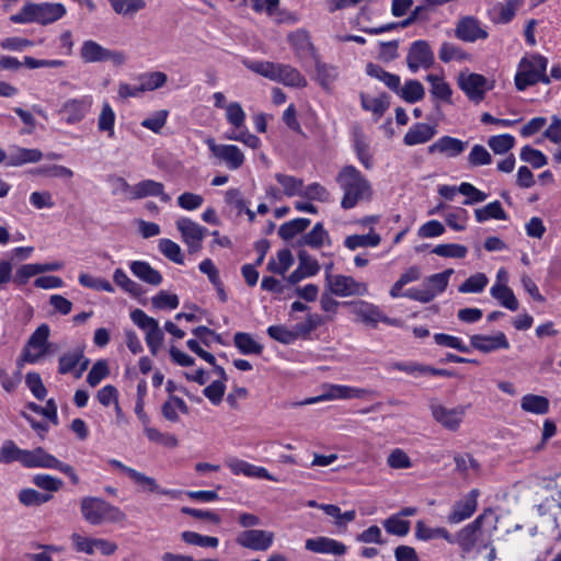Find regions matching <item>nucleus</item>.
<instances>
[{
	"mask_svg": "<svg viewBox=\"0 0 561 561\" xmlns=\"http://www.w3.org/2000/svg\"><path fill=\"white\" fill-rule=\"evenodd\" d=\"M336 182L343 191L341 206L351 209L359 201L369 198L371 185L368 180L353 165H345L336 175Z\"/></svg>",
	"mask_w": 561,
	"mask_h": 561,
	"instance_id": "f257e3e1",
	"label": "nucleus"
},
{
	"mask_svg": "<svg viewBox=\"0 0 561 561\" xmlns=\"http://www.w3.org/2000/svg\"><path fill=\"white\" fill-rule=\"evenodd\" d=\"M80 510L83 518L94 526L103 523H122L125 513L101 497L87 496L81 500Z\"/></svg>",
	"mask_w": 561,
	"mask_h": 561,
	"instance_id": "f03ea898",
	"label": "nucleus"
},
{
	"mask_svg": "<svg viewBox=\"0 0 561 561\" xmlns=\"http://www.w3.org/2000/svg\"><path fill=\"white\" fill-rule=\"evenodd\" d=\"M2 461H19L26 468L53 469L55 463H57V458L48 454L43 447L26 450L19 448L13 442L8 440L2 446Z\"/></svg>",
	"mask_w": 561,
	"mask_h": 561,
	"instance_id": "7ed1b4c3",
	"label": "nucleus"
},
{
	"mask_svg": "<svg viewBox=\"0 0 561 561\" xmlns=\"http://www.w3.org/2000/svg\"><path fill=\"white\" fill-rule=\"evenodd\" d=\"M66 13L61 3H32L27 2L20 12L10 16L13 23L48 24L59 20Z\"/></svg>",
	"mask_w": 561,
	"mask_h": 561,
	"instance_id": "20e7f679",
	"label": "nucleus"
},
{
	"mask_svg": "<svg viewBox=\"0 0 561 561\" xmlns=\"http://www.w3.org/2000/svg\"><path fill=\"white\" fill-rule=\"evenodd\" d=\"M548 60L541 55H533L530 59L523 58L519 70L515 76V85L518 91H524L538 82L548 84L550 78L546 75Z\"/></svg>",
	"mask_w": 561,
	"mask_h": 561,
	"instance_id": "39448f33",
	"label": "nucleus"
},
{
	"mask_svg": "<svg viewBox=\"0 0 561 561\" xmlns=\"http://www.w3.org/2000/svg\"><path fill=\"white\" fill-rule=\"evenodd\" d=\"M457 83L467 98L476 104L482 102L485 92L493 89V82H489L484 76L468 71H461L458 75Z\"/></svg>",
	"mask_w": 561,
	"mask_h": 561,
	"instance_id": "423d86ee",
	"label": "nucleus"
},
{
	"mask_svg": "<svg viewBox=\"0 0 561 561\" xmlns=\"http://www.w3.org/2000/svg\"><path fill=\"white\" fill-rule=\"evenodd\" d=\"M80 57L87 64L111 61L114 66H122L126 60L123 51L107 49L92 39L83 42Z\"/></svg>",
	"mask_w": 561,
	"mask_h": 561,
	"instance_id": "0eeeda50",
	"label": "nucleus"
},
{
	"mask_svg": "<svg viewBox=\"0 0 561 561\" xmlns=\"http://www.w3.org/2000/svg\"><path fill=\"white\" fill-rule=\"evenodd\" d=\"M488 518H493L494 522L496 520L495 513L492 508L484 510L472 523L463 527L457 536L454 537V542H457L463 552H470L476 546L481 533L482 523Z\"/></svg>",
	"mask_w": 561,
	"mask_h": 561,
	"instance_id": "6e6552de",
	"label": "nucleus"
},
{
	"mask_svg": "<svg viewBox=\"0 0 561 561\" xmlns=\"http://www.w3.org/2000/svg\"><path fill=\"white\" fill-rule=\"evenodd\" d=\"M430 410L433 419L444 428L451 432H455L459 428L466 414V407L463 405L448 409L436 401H432L430 403Z\"/></svg>",
	"mask_w": 561,
	"mask_h": 561,
	"instance_id": "1a4fd4ad",
	"label": "nucleus"
},
{
	"mask_svg": "<svg viewBox=\"0 0 561 561\" xmlns=\"http://www.w3.org/2000/svg\"><path fill=\"white\" fill-rule=\"evenodd\" d=\"M273 541L274 534L263 529L243 530L236 538L239 546L254 551H266Z\"/></svg>",
	"mask_w": 561,
	"mask_h": 561,
	"instance_id": "9d476101",
	"label": "nucleus"
},
{
	"mask_svg": "<svg viewBox=\"0 0 561 561\" xmlns=\"http://www.w3.org/2000/svg\"><path fill=\"white\" fill-rule=\"evenodd\" d=\"M206 144L211 153L224 161L230 170H238L244 163V156L237 146L217 145L214 138H207Z\"/></svg>",
	"mask_w": 561,
	"mask_h": 561,
	"instance_id": "9b49d317",
	"label": "nucleus"
},
{
	"mask_svg": "<svg viewBox=\"0 0 561 561\" xmlns=\"http://www.w3.org/2000/svg\"><path fill=\"white\" fill-rule=\"evenodd\" d=\"M407 64L412 72H416L420 67L430 68L434 64V54L426 41L414 42L409 50Z\"/></svg>",
	"mask_w": 561,
	"mask_h": 561,
	"instance_id": "f8f14e48",
	"label": "nucleus"
},
{
	"mask_svg": "<svg viewBox=\"0 0 561 561\" xmlns=\"http://www.w3.org/2000/svg\"><path fill=\"white\" fill-rule=\"evenodd\" d=\"M332 295L340 297L364 296L367 293V285L359 283L351 276L334 275L329 284Z\"/></svg>",
	"mask_w": 561,
	"mask_h": 561,
	"instance_id": "ddd939ff",
	"label": "nucleus"
},
{
	"mask_svg": "<svg viewBox=\"0 0 561 561\" xmlns=\"http://www.w3.org/2000/svg\"><path fill=\"white\" fill-rule=\"evenodd\" d=\"M92 106V98L84 95L80 99H70L64 102L59 113L66 114V122L68 124H77L81 122L89 113Z\"/></svg>",
	"mask_w": 561,
	"mask_h": 561,
	"instance_id": "4468645a",
	"label": "nucleus"
},
{
	"mask_svg": "<svg viewBox=\"0 0 561 561\" xmlns=\"http://www.w3.org/2000/svg\"><path fill=\"white\" fill-rule=\"evenodd\" d=\"M455 36L460 41L472 43L477 39H485L488 32L480 26L476 18L468 15L458 21L455 28Z\"/></svg>",
	"mask_w": 561,
	"mask_h": 561,
	"instance_id": "2eb2a0df",
	"label": "nucleus"
},
{
	"mask_svg": "<svg viewBox=\"0 0 561 561\" xmlns=\"http://www.w3.org/2000/svg\"><path fill=\"white\" fill-rule=\"evenodd\" d=\"M478 496L479 491L472 489L463 499L457 501L447 517L448 523L458 524L469 518L477 510Z\"/></svg>",
	"mask_w": 561,
	"mask_h": 561,
	"instance_id": "dca6fc26",
	"label": "nucleus"
},
{
	"mask_svg": "<svg viewBox=\"0 0 561 561\" xmlns=\"http://www.w3.org/2000/svg\"><path fill=\"white\" fill-rule=\"evenodd\" d=\"M471 347L482 353H491L501 348H510V343L503 332H497L494 335L473 334L470 336Z\"/></svg>",
	"mask_w": 561,
	"mask_h": 561,
	"instance_id": "f3484780",
	"label": "nucleus"
},
{
	"mask_svg": "<svg viewBox=\"0 0 561 561\" xmlns=\"http://www.w3.org/2000/svg\"><path fill=\"white\" fill-rule=\"evenodd\" d=\"M305 548L308 551L322 554L343 556L346 553V546L335 539L329 537L309 538L305 542Z\"/></svg>",
	"mask_w": 561,
	"mask_h": 561,
	"instance_id": "a211bd4d",
	"label": "nucleus"
},
{
	"mask_svg": "<svg viewBox=\"0 0 561 561\" xmlns=\"http://www.w3.org/2000/svg\"><path fill=\"white\" fill-rule=\"evenodd\" d=\"M133 199H140L148 196H159L161 202L169 203L171 197L164 193V185L153 180H144L133 185L130 188Z\"/></svg>",
	"mask_w": 561,
	"mask_h": 561,
	"instance_id": "6ab92c4d",
	"label": "nucleus"
},
{
	"mask_svg": "<svg viewBox=\"0 0 561 561\" xmlns=\"http://www.w3.org/2000/svg\"><path fill=\"white\" fill-rule=\"evenodd\" d=\"M467 146V141L450 136H443L428 146L427 151L428 153L439 152L446 154L448 158H456L466 150Z\"/></svg>",
	"mask_w": 561,
	"mask_h": 561,
	"instance_id": "aec40b11",
	"label": "nucleus"
},
{
	"mask_svg": "<svg viewBox=\"0 0 561 561\" xmlns=\"http://www.w3.org/2000/svg\"><path fill=\"white\" fill-rule=\"evenodd\" d=\"M43 153L38 149L14 148L7 154L2 151V162L9 165H22L30 162H38Z\"/></svg>",
	"mask_w": 561,
	"mask_h": 561,
	"instance_id": "412c9836",
	"label": "nucleus"
},
{
	"mask_svg": "<svg viewBox=\"0 0 561 561\" xmlns=\"http://www.w3.org/2000/svg\"><path fill=\"white\" fill-rule=\"evenodd\" d=\"M437 130L435 126H431L425 123H417L412 126L403 137V142L407 146H415L419 144H425L431 140Z\"/></svg>",
	"mask_w": 561,
	"mask_h": 561,
	"instance_id": "4be33fe9",
	"label": "nucleus"
},
{
	"mask_svg": "<svg viewBox=\"0 0 561 561\" xmlns=\"http://www.w3.org/2000/svg\"><path fill=\"white\" fill-rule=\"evenodd\" d=\"M130 271L140 280L152 286H158L162 283L160 272L151 267L150 264L145 261H134L130 264Z\"/></svg>",
	"mask_w": 561,
	"mask_h": 561,
	"instance_id": "5701e85b",
	"label": "nucleus"
},
{
	"mask_svg": "<svg viewBox=\"0 0 561 561\" xmlns=\"http://www.w3.org/2000/svg\"><path fill=\"white\" fill-rule=\"evenodd\" d=\"M275 81L296 88H304L307 85V80L296 68L283 64L278 65Z\"/></svg>",
	"mask_w": 561,
	"mask_h": 561,
	"instance_id": "b1692460",
	"label": "nucleus"
},
{
	"mask_svg": "<svg viewBox=\"0 0 561 561\" xmlns=\"http://www.w3.org/2000/svg\"><path fill=\"white\" fill-rule=\"evenodd\" d=\"M229 468L236 474L242 473L247 477L276 481V479L265 468L256 467L244 460H233L229 463Z\"/></svg>",
	"mask_w": 561,
	"mask_h": 561,
	"instance_id": "393cba45",
	"label": "nucleus"
},
{
	"mask_svg": "<svg viewBox=\"0 0 561 561\" xmlns=\"http://www.w3.org/2000/svg\"><path fill=\"white\" fill-rule=\"evenodd\" d=\"M130 479H133L135 481V483H137L139 486H141L142 490L148 491V492L168 495L173 499L178 497L181 494V492L178 490L161 489L154 478L148 477L145 473L139 472L137 470L134 471Z\"/></svg>",
	"mask_w": 561,
	"mask_h": 561,
	"instance_id": "a878e982",
	"label": "nucleus"
},
{
	"mask_svg": "<svg viewBox=\"0 0 561 561\" xmlns=\"http://www.w3.org/2000/svg\"><path fill=\"white\" fill-rule=\"evenodd\" d=\"M176 228L180 231L184 242L204 239L206 232L205 227L199 226L186 217H182L176 220Z\"/></svg>",
	"mask_w": 561,
	"mask_h": 561,
	"instance_id": "bb28decb",
	"label": "nucleus"
},
{
	"mask_svg": "<svg viewBox=\"0 0 561 561\" xmlns=\"http://www.w3.org/2000/svg\"><path fill=\"white\" fill-rule=\"evenodd\" d=\"M360 103L364 110L373 112L379 118L389 108L390 98L387 93H381L378 98H368L360 93Z\"/></svg>",
	"mask_w": 561,
	"mask_h": 561,
	"instance_id": "cd10ccee",
	"label": "nucleus"
},
{
	"mask_svg": "<svg viewBox=\"0 0 561 561\" xmlns=\"http://www.w3.org/2000/svg\"><path fill=\"white\" fill-rule=\"evenodd\" d=\"M233 343L243 355H260L263 352V345L257 343L251 334L245 332H237L233 336Z\"/></svg>",
	"mask_w": 561,
	"mask_h": 561,
	"instance_id": "c85d7f7f",
	"label": "nucleus"
},
{
	"mask_svg": "<svg viewBox=\"0 0 561 561\" xmlns=\"http://www.w3.org/2000/svg\"><path fill=\"white\" fill-rule=\"evenodd\" d=\"M288 42L296 49L297 54L310 53L317 58L314 46L310 41L309 33L306 30H297L288 35Z\"/></svg>",
	"mask_w": 561,
	"mask_h": 561,
	"instance_id": "c756f323",
	"label": "nucleus"
},
{
	"mask_svg": "<svg viewBox=\"0 0 561 561\" xmlns=\"http://www.w3.org/2000/svg\"><path fill=\"white\" fill-rule=\"evenodd\" d=\"M311 221L308 218H296L290 221L284 222L278 229V236L284 241L294 239L297 234L304 232Z\"/></svg>",
	"mask_w": 561,
	"mask_h": 561,
	"instance_id": "7c9ffc66",
	"label": "nucleus"
},
{
	"mask_svg": "<svg viewBox=\"0 0 561 561\" xmlns=\"http://www.w3.org/2000/svg\"><path fill=\"white\" fill-rule=\"evenodd\" d=\"M415 536L417 539H421V540L444 538L449 543H454V536H451L446 528H443V527L430 528V527H426L422 520H419L415 525Z\"/></svg>",
	"mask_w": 561,
	"mask_h": 561,
	"instance_id": "2f4dec72",
	"label": "nucleus"
},
{
	"mask_svg": "<svg viewBox=\"0 0 561 561\" xmlns=\"http://www.w3.org/2000/svg\"><path fill=\"white\" fill-rule=\"evenodd\" d=\"M397 94L405 102L413 104L424 98L425 90L420 81L411 79L404 83L403 88H399V92H397Z\"/></svg>",
	"mask_w": 561,
	"mask_h": 561,
	"instance_id": "473e14b6",
	"label": "nucleus"
},
{
	"mask_svg": "<svg viewBox=\"0 0 561 561\" xmlns=\"http://www.w3.org/2000/svg\"><path fill=\"white\" fill-rule=\"evenodd\" d=\"M491 295L497 299L502 306L507 308L511 311H516L518 309V301L513 293V290L506 285L495 284L491 288Z\"/></svg>",
	"mask_w": 561,
	"mask_h": 561,
	"instance_id": "72a5a7b5",
	"label": "nucleus"
},
{
	"mask_svg": "<svg viewBox=\"0 0 561 561\" xmlns=\"http://www.w3.org/2000/svg\"><path fill=\"white\" fill-rule=\"evenodd\" d=\"M520 407L534 414H546L549 411V400L538 394H526L522 398Z\"/></svg>",
	"mask_w": 561,
	"mask_h": 561,
	"instance_id": "f704fd0d",
	"label": "nucleus"
},
{
	"mask_svg": "<svg viewBox=\"0 0 561 561\" xmlns=\"http://www.w3.org/2000/svg\"><path fill=\"white\" fill-rule=\"evenodd\" d=\"M82 352L83 346H78L75 350L62 354L58 360V373L66 375L73 371L82 358Z\"/></svg>",
	"mask_w": 561,
	"mask_h": 561,
	"instance_id": "c9c22d12",
	"label": "nucleus"
},
{
	"mask_svg": "<svg viewBox=\"0 0 561 561\" xmlns=\"http://www.w3.org/2000/svg\"><path fill=\"white\" fill-rule=\"evenodd\" d=\"M474 216L477 221L482 222L490 218L504 220L507 218L506 213L504 211L501 203L499 201H494L489 203L482 208H478L474 210Z\"/></svg>",
	"mask_w": 561,
	"mask_h": 561,
	"instance_id": "e433bc0d",
	"label": "nucleus"
},
{
	"mask_svg": "<svg viewBox=\"0 0 561 561\" xmlns=\"http://www.w3.org/2000/svg\"><path fill=\"white\" fill-rule=\"evenodd\" d=\"M276 181L283 186L284 194L287 196H301L304 191V181L301 179L282 173L275 174Z\"/></svg>",
	"mask_w": 561,
	"mask_h": 561,
	"instance_id": "4c0bfd02",
	"label": "nucleus"
},
{
	"mask_svg": "<svg viewBox=\"0 0 561 561\" xmlns=\"http://www.w3.org/2000/svg\"><path fill=\"white\" fill-rule=\"evenodd\" d=\"M454 274L453 268L445 270L442 273L433 274L424 280V286L434 291V296L443 293L448 286L449 277Z\"/></svg>",
	"mask_w": 561,
	"mask_h": 561,
	"instance_id": "58836bf2",
	"label": "nucleus"
},
{
	"mask_svg": "<svg viewBox=\"0 0 561 561\" xmlns=\"http://www.w3.org/2000/svg\"><path fill=\"white\" fill-rule=\"evenodd\" d=\"M380 236L377 233L352 234L345 239V247L355 250L360 247H377L380 243Z\"/></svg>",
	"mask_w": 561,
	"mask_h": 561,
	"instance_id": "ea45409f",
	"label": "nucleus"
},
{
	"mask_svg": "<svg viewBox=\"0 0 561 561\" xmlns=\"http://www.w3.org/2000/svg\"><path fill=\"white\" fill-rule=\"evenodd\" d=\"M316 61V80L322 88L329 89L336 78V70L333 66H329L314 58Z\"/></svg>",
	"mask_w": 561,
	"mask_h": 561,
	"instance_id": "a19ab883",
	"label": "nucleus"
},
{
	"mask_svg": "<svg viewBox=\"0 0 561 561\" xmlns=\"http://www.w3.org/2000/svg\"><path fill=\"white\" fill-rule=\"evenodd\" d=\"M51 499V494L41 493L34 489H23L19 493V500L25 506H39Z\"/></svg>",
	"mask_w": 561,
	"mask_h": 561,
	"instance_id": "79ce46f5",
	"label": "nucleus"
},
{
	"mask_svg": "<svg viewBox=\"0 0 561 561\" xmlns=\"http://www.w3.org/2000/svg\"><path fill=\"white\" fill-rule=\"evenodd\" d=\"M113 10L117 14L134 15L145 9V0H110Z\"/></svg>",
	"mask_w": 561,
	"mask_h": 561,
	"instance_id": "37998d69",
	"label": "nucleus"
},
{
	"mask_svg": "<svg viewBox=\"0 0 561 561\" xmlns=\"http://www.w3.org/2000/svg\"><path fill=\"white\" fill-rule=\"evenodd\" d=\"M181 539L187 543L198 547H208V548H217L219 545V540L216 537L203 536L195 531H183L181 534Z\"/></svg>",
	"mask_w": 561,
	"mask_h": 561,
	"instance_id": "c03bdc74",
	"label": "nucleus"
},
{
	"mask_svg": "<svg viewBox=\"0 0 561 561\" xmlns=\"http://www.w3.org/2000/svg\"><path fill=\"white\" fill-rule=\"evenodd\" d=\"M382 525L388 534L399 537H403L410 531V522L400 518L397 514L385 519Z\"/></svg>",
	"mask_w": 561,
	"mask_h": 561,
	"instance_id": "a18cd8bd",
	"label": "nucleus"
},
{
	"mask_svg": "<svg viewBox=\"0 0 561 561\" xmlns=\"http://www.w3.org/2000/svg\"><path fill=\"white\" fill-rule=\"evenodd\" d=\"M160 252L170 261L176 264L184 263V254L178 243L170 239H161L159 241Z\"/></svg>",
	"mask_w": 561,
	"mask_h": 561,
	"instance_id": "49530a36",
	"label": "nucleus"
},
{
	"mask_svg": "<svg viewBox=\"0 0 561 561\" xmlns=\"http://www.w3.org/2000/svg\"><path fill=\"white\" fill-rule=\"evenodd\" d=\"M113 279L117 286L122 287L125 291L135 297H138L144 293L141 286L138 283L131 280L121 268L115 270Z\"/></svg>",
	"mask_w": 561,
	"mask_h": 561,
	"instance_id": "de8ad7c7",
	"label": "nucleus"
},
{
	"mask_svg": "<svg viewBox=\"0 0 561 561\" xmlns=\"http://www.w3.org/2000/svg\"><path fill=\"white\" fill-rule=\"evenodd\" d=\"M115 113L108 103H104L98 118L100 131L107 133L108 137L114 136Z\"/></svg>",
	"mask_w": 561,
	"mask_h": 561,
	"instance_id": "09e8293b",
	"label": "nucleus"
},
{
	"mask_svg": "<svg viewBox=\"0 0 561 561\" xmlns=\"http://www.w3.org/2000/svg\"><path fill=\"white\" fill-rule=\"evenodd\" d=\"M432 253L443 257L463 259L467 253V247L457 243H444L436 245Z\"/></svg>",
	"mask_w": 561,
	"mask_h": 561,
	"instance_id": "8fccbe9b",
	"label": "nucleus"
},
{
	"mask_svg": "<svg viewBox=\"0 0 561 561\" xmlns=\"http://www.w3.org/2000/svg\"><path fill=\"white\" fill-rule=\"evenodd\" d=\"M168 77L164 72L153 71L140 77V85L138 90L153 91L165 84Z\"/></svg>",
	"mask_w": 561,
	"mask_h": 561,
	"instance_id": "3c124183",
	"label": "nucleus"
},
{
	"mask_svg": "<svg viewBox=\"0 0 561 561\" xmlns=\"http://www.w3.org/2000/svg\"><path fill=\"white\" fill-rule=\"evenodd\" d=\"M488 145L494 153L504 154L514 147L515 138L510 134L491 136Z\"/></svg>",
	"mask_w": 561,
	"mask_h": 561,
	"instance_id": "603ef678",
	"label": "nucleus"
},
{
	"mask_svg": "<svg viewBox=\"0 0 561 561\" xmlns=\"http://www.w3.org/2000/svg\"><path fill=\"white\" fill-rule=\"evenodd\" d=\"M267 334L271 339L283 344H290L298 339L296 329L289 330L285 325H271L267 328Z\"/></svg>",
	"mask_w": 561,
	"mask_h": 561,
	"instance_id": "864d4df0",
	"label": "nucleus"
},
{
	"mask_svg": "<svg viewBox=\"0 0 561 561\" xmlns=\"http://www.w3.org/2000/svg\"><path fill=\"white\" fill-rule=\"evenodd\" d=\"M145 434L149 440L163 446L174 448L178 446V438L173 434L162 433L158 428L146 426Z\"/></svg>",
	"mask_w": 561,
	"mask_h": 561,
	"instance_id": "5fc2aeb1",
	"label": "nucleus"
},
{
	"mask_svg": "<svg viewBox=\"0 0 561 561\" xmlns=\"http://www.w3.org/2000/svg\"><path fill=\"white\" fill-rule=\"evenodd\" d=\"M438 56L443 62H450L451 60H465L468 58V54L465 53L459 46L448 42L443 43Z\"/></svg>",
	"mask_w": 561,
	"mask_h": 561,
	"instance_id": "6e6d98bb",
	"label": "nucleus"
},
{
	"mask_svg": "<svg viewBox=\"0 0 561 561\" xmlns=\"http://www.w3.org/2000/svg\"><path fill=\"white\" fill-rule=\"evenodd\" d=\"M520 159L527 163H530L533 168L539 169L547 164V157L537 149L526 145L520 150Z\"/></svg>",
	"mask_w": 561,
	"mask_h": 561,
	"instance_id": "4d7b16f0",
	"label": "nucleus"
},
{
	"mask_svg": "<svg viewBox=\"0 0 561 561\" xmlns=\"http://www.w3.org/2000/svg\"><path fill=\"white\" fill-rule=\"evenodd\" d=\"M110 375L107 362L105 359L96 360L87 376V382L91 387H96L102 379Z\"/></svg>",
	"mask_w": 561,
	"mask_h": 561,
	"instance_id": "13d9d810",
	"label": "nucleus"
},
{
	"mask_svg": "<svg viewBox=\"0 0 561 561\" xmlns=\"http://www.w3.org/2000/svg\"><path fill=\"white\" fill-rule=\"evenodd\" d=\"M488 284V277L483 273H477L467 278L458 288L460 293H481Z\"/></svg>",
	"mask_w": 561,
	"mask_h": 561,
	"instance_id": "bf43d9fd",
	"label": "nucleus"
},
{
	"mask_svg": "<svg viewBox=\"0 0 561 561\" xmlns=\"http://www.w3.org/2000/svg\"><path fill=\"white\" fill-rule=\"evenodd\" d=\"M458 192L467 196V198L463 201V205L481 203L488 197L484 192H481L476 186L467 182H463L458 186Z\"/></svg>",
	"mask_w": 561,
	"mask_h": 561,
	"instance_id": "052dcab7",
	"label": "nucleus"
},
{
	"mask_svg": "<svg viewBox=\"0 0 561 561\" xmlns=\"http://www.w3.org/2000/svg\"><path fill=\"white\" fill-rule=\"evenodd\" d=\"M327 238H329L328 231L321 222H317L309 232L305 233V242L313 249L321 248Z\"/></svg>",
	"mask_w": 561,
	"mask_h": 561,
	"instance_id": "680f3d73",
	"label": "nucleus"
},
{
	"mask_svg": "<svg viewBox=\"0 0 561 561\" xmlns=\"http://www.w3.org/2000/svg\"><path fill=\"white\" fill-rule=\"evenodd\" d=\"M25 383L37 400L45 399L47 389L44 386L42 377L38 373H27L25 376Z\"/></svg>",
	"mask_w": 561,
	"mask_h": 561,
	"instance_id": "e2e57ef3",
	"label": "nucleus"
},
{
	"mask_svg": "<svg viewBox=\"0 0 561 561\" xmlns=\"http://www.w3.org/2000/svg\"><path fill=\"white\" fill-rule=\"evenodd\" d=\"M492 162L490 152L482 145H474L468 156L470 167L488 165Z\"/></svg>",
	"mask_w": 561,
	"mask_h": 561,
	"instance_id": "0e129e2a",
	"label": "nucleus"
},
{
	"mask_svg": "<svg viewBox=\"0 0 561 561\" xmlns=\"http://www.w3.org/2000/svg\"><path fill=\"white\" fill-rule=\"evenodd\" d=\"M33 483L47 492H57L61 489L62 480L51 477L49 474H36L33 478Z\"/></svg>",
	"mask_w": 561,
	"mask_h": 561,
	"instance_id": "69168bd1",
	"label": "nucleus"
},
{
	"mask_svg": "<svg viewBox=\"0 0 561 561\" xmlns=\"http://www.w3.org/2000/svg\"><path fill=\"white\" fill-rule=\"evenodd\" d=\"M227 121L234 127L240 128L244 125L245 113L238 102H232L226 107Z\"/></svg>",
	"mask_w": 561,
	"mask_h": 561,
	"instance_id": "338daca9",
	"label": "nucleus"
},
{
	"mask_svg": "<svg viewBox=\"0 0 561 561\" xmlns=\"http://www.w3.org/2000/svg\"><path fill=\"white\" fill-rule=\"evenodd\" d=\"M387 465L392 469H408L412 466V462L404 450L396 448L389 454Z\"/></svg>",
	"mask_w": 561,
	"mask_h": 561,
	"instance_id": "774afa93",
	"label": "nucleus"
}]
</instances>
